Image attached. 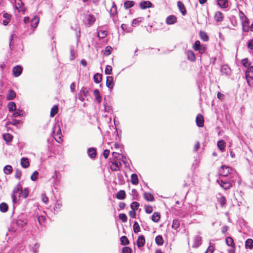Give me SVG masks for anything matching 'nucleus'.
<instances>
[{
    "mask_svg": "<svg viewBox=\"0 0 253 253\" xmlns=\"http://www.w3.org/2000/svg\"><path fill=\"white\" fill-rule=\"evenodd\" d=\"M58 111V107L57 105H54L50 111V116L51 117H53L57 113Z\"/></svg>",
    "mask_w": 253,
    "mask_h": 253,
    "instance_id": "36",
    "label": "nucleus"
},
{
    "mask_svg": "<svg viewBox=\"0 0 253 253\" xmlns=\"http://www.w3.org/2000/svg\"><path fill=\"white\" fill-rule=\"evenodd\" d=\"M107 32L105 30H99L98 32L97 37L100 39H103L107 36Z\"/></svg>",
    "mask_w": 253,
    "mask_h": 253,
    "instance_id": "45",
    "label": "nucleus"
},
{
    "mask_svg": "<svg viewBox=\"0 0 253 253\" xmlns=\"http://www.w3.org/2000/svg\"><path fill=\"white\" fill-rule=\"evenodd\" d=\"M218 202H219L221 207H223L226 204V199L224 197L221 196L218 199Z\"/></svg>",
    "mask_w": 253,
    "mask_h": 253,
    "instance_id": "52",
    "label": "nucleus"
},
{
    "mask_svg": "<svg viewBox=\"0 0 253 253\" xmlns=\"http://www.w3.org/2000/svg\"><path fill=\"white\" fill-rule=\"evenodd\" d=\"M119 218L123 222H126L127 219V216L125 213H120L119 215Z\"/></svg>",
    "mask_w": 253,
    "mask_h": 253,
    "instance_id": "53",
    "label": "nucleus"
},
{
    "mask_svg": "<svg viewBox=\"0 0 253 253\" xmlns=\"http://www.w3.org/2000/svg\"><path fill=\"white\" fill-rule=\"evenodd\" d=\"M176 17L174 15L169 16L166 19V23L168 25L173 24L176 22Z\"/></svg>",
    "mask_w": 253,
    "mask_h": 253,
    "instance_id": "14",
    "label": "nucleus"
},
{
    "mask_svg": "<svg viewBox=\"0 0 253 253\" xmlns=\"http://www.w3.org/2000/svg\"><path fill=\"white\" fill-rule=\"evenodd\" d=\"M133 231L135 233H138L140 230L139 225L137 222H135L134 223L133 226Z\"/></svg>",
    "mask_w": 253,
    "mask_h": 253,
    "instance_id": "51",
    "label": "nucleus"
},
{
    "mask_svg": "<svg viewBox=\"0 0 253 253\" xmlns=\"http://www.w3.org/2000/svg\"><path fill=\"white\" fill-rule=\"evenodd\" d=\"M217 4L221 7L225 8L228 7V0H217Z\"/></svg>",
    "mask_w": 253,
    "mask_h": 253,
    "instance_id": "23",
    "label": "nucleus"
},
{
    "mask_svg": "<svg viewBox=\"0 0 253 253\" xmlns=\"http://www.w3.org/2000/svg\"><path fill=\"white\" fill-rule=\"evenodd\" d=\"M22 189V186L20 183H18L14 189L13 194L12 195V200L14 203H16L17 202V199L16 198V195H19V193L21 192Z\"/></svg>",
    "mask_w": 253,
    "mask_h": 253,
    "instance_id": "5",
    "label": "nucleus"
},
{
    "mask_svg": "<svg viewBox=\"0 0 253 253\" xmlns=\"http://www.w3.org/2000/svg\"><path fill=\"white\" fill-rule=\"evenodd\" d=\"M15 112H14L12 115V116L14 118L20 117L22 116V114H21L22 111L21 110H20L19 109L18 110L16 109V110H15Z\"/></svg>",
    "mask_w": 253,
    "mask_h": 253,
    "instance_id": "56",
    "label": "nucleus"
},
{
    "mask_svg": "<svg viewBox=\"0 0 253 253\" xmlns=\"http://www.w3.org/2000/svg\"><path fill=\"white\" fill-rule=\"evenodd\" d=\"M7 107L10 112H12L16 109V105L13 102H9L7 105Z\"/></svg>",
    "mask_w": 253,
    "mask_h": 253,
    "instance_id": "41",
    "label": "nucleus"
},
{
    "mask_svg": "<svg viewBox=\"0 0 253 253\" xmlns=\"http://www.w3.org/2000/svg\"><path fill=\"white\" fill-rule=\"evenodd\" d=\"M180 225V222L179 220L177 219H174L173 220L172 224V228L174 229H176L178 228H179Z\"/></svg>",
    "mask_w": 253,
    "mask_h": 253,
    "instance_id": "46",
    "label": "nucleus"
},
{
    "mask_svg": "<svg viewBox=\"0 0 253 253\" xmlns=\"http://www.w3.org/2000/svg\"><path fill=\"white\" fill-rule=\"evenodd\" d=\"M95 21V18L92 14L87 15L84 19V22L85 25H91Z\"/></svg>",
    "mask_w": 253,
    "mask_h": 253,
    "instance_id": "6",
    "label": "nucleus"
},
{
    "mask_svg": "<svg viewBox=\"0 0 253 253\" xmlns=\"http://www.w3.org/2000/svg\"><path fill=\"white\" fill-rule=\"evenodd\" d=\"M106 84L107 87H108L110 90L113 88L114 83L113 78L112 76L107 77Z\"/></svg>",
    "mask_w": 253,
    "mask_h": 253,
    "instance_id": "8",
    "label": "nucleus"
},
{
    "mask_svg": "<svg viewBox=\"0 0 253 253\" xmlns=\"http://www.w3.org/2000/svg\"><path fill=\"white\" fill-rule=\"evenodd\" d=\"M214 247L213 246L211 245V243H210V246L207 249L206 252L205 253H212L214 251Z\"/></svg>",
    "mask_w": 253,
    "mask_h": 253,
    "instance_id": "59",
    "label": "nucleus"
},
{
    "mask_svg": "<svg viewBox=\"0 0 253 253\" xmlns=\"http://www.w3.org/2000/svg\"><path fill=\"white\" fill-rule=\"evenodd\" d=\"M200 36L202 40L204 41H208L209 40V37L207 33L203 31H201L200 33Z\"/></svg>",
    "mask_w": 253,
    "mask_h": 253,
    "instance_id": "48",
    "label": "nucleus"
},
{
    "mask_svg": "<svg viewBox=\"0 0 253 253\" xmlns=\"http://www.w3.org/2000/svg\"><path fill=\"white\" fill-rule=\"evenodd\" d=\"M139 207V204L136 202H132L130 205V207L132 210H137Z\"/></svg>",
    "mask_w": 253,
    "mask_h": 253,
    "instance_id": "54",
    "label": "nucleus"
},
{
    "mask_svg": "<svg viewBox=\"0 0 253 253\" xmlns=\"http://www.w3.org/2000/svg\"><path fill=\"white\" fill-rule=\"evenodd\" d=\"M116 198L119 200H123L126 198V193L124 190H121L118 192L116 196Z\"/></svg>",
    "mask_w": 253,
    "mask_h": 253,
    "instance_id": "22",
    "label": "nucleus"
},
{
    "mask_svg": "<svg viewBox=\"0 0 253 253\" xmlns=\"http://www.w3.org/2000/svg\"><path fill=\"white\" fill-rule=\"evenodd\" d=\"M120 241L123 245H127L129 244L127 238L125 236H123L120 238Z\"/></svg>",
    "mask_w": 253,
    "mask_h": 253,
    "instance_id": "49",
    "label": "nucleus"
},
{
    "mask_svg": "<svg viewBox=\"0 0 253 253\" xmlns=\"http://www.w3.org/2000/svg\"><path fill=\"white\" fill-rule=\"evenodd\" d=\"M144 197L145 199L148 201L152 202L154 200L153 195L150 193L145 192L144 193Z\"/></svg>",
    "mask_w": 253,
    "mask_h": 253,
    "instance_id": "26",
    "label": "nucleus"
},
{
    "mask_svg": "<svg viewBox=\"0 0 253 253\" xmlns=\"http://www.w3.org/2000/svg\"><path fill=\"white\" fill-rule=\"evenodd\" d=\"M131 249L129 247H125L123 248L122 253H131Z\"/></svg>",
    "mask_w": 253,
    "mask_h": 253,
    "instance_id": "63",
    "label": "nucleus"
},
{
    "mask_svg": "<svg viewBox=\"0 0 253 253\" xmlns=\"http://www.w3.org/2000/svg\"><path fill=\"white\" fill-rule=\"evenodd\" d=\"M247 74L253 76V66H249V68L246 72V75Z\"/></svg>",
    "mask_w": 253,
    "mask_h": 253,
    "instance_id": "64",
    "label": "nucleus"
},
{
    "mask_svg": "<svg viewBox=\"0 0 253 253\" xmlns=\"http://www.w3.org/2000/svg\"><path fill=\"white\" fill-rule=\"evenodd\" d=\"M112 50V48L111 46H106L105 48V52L104 54L107 56L110 55L111 53Z\"/></svg>",
    "mask_w": 253,
    "mask_h": 253,
    "instance_id": "62",
    "label": "nucleus"
},
{
    "mask_svg": "<svg viewBox=\"0 0 253 253\" xmlns=\"http://www.w3.org/2000/svg\"><path fill=\"white\" fill-rule=\"evenodd\" d=\"M40 245L38 244H35L34 246L32 249V251L33 253H38L39 252V248Z\"/></svg>",
    "mask_w": 253,
    "mask_h": 253,
    "instance_id": "60",
    "label": "nucleus"
},
{
    "mask_svg": "<svg viewBox=\"0 0 253 253\" xmlns=\"http://www.w3.org/2000/svg\"><path fill=\"white\" fill-rule=\"evenodd\" d=\"M81 95L79 97L80 100H83L84 97H85L88 93V90L86 87H83L81 90Z\"/></svg>",
    "mask_w": 253,
    "mask_h": 253,
    "instance_id": "30",
    "label": "nucleus"
},
{
    "mask_svg": "<svg viewBox=\"0 0 253 253\" xmlns=\"http://www.w3.org/2000/svg\"><path fill=\"white\" fill-rule=\"evenodd\" d=\"M214 19L217 22H221L223 19V14L220 11H217L214 15Z\"/></svg>",
    "mask_w": 253,
    "mask_h": 253,
    "instance_id": "19",
    "label": "nucleus"
},
{
    "mask_svg": "<svg viewBox=\"0 0 253 253\" xmlns=\"http://www.w3.org/2000/svg\"><path fill=\"white\" fill-rule=\"evenodd\" d=\"M242 63L243 65L245 67H247L250 66V63H249L248 59L247 58H245L242 60Z\"/></svg>",
    "mask_w": 253,
    "mask_h": 253,
    "instance_id": "61",
    "label": "nucleus"
},
{
    "mask_svg": "<svg viewBox=\"0 0 253 253\" xmlns=\"http://www.w3.org/2000/svg\"><path fill=\"white\" fill-rule=\"evenodd\" d=\"M134 5V2L131 0H127L124 3V7L126 9L132 7Z\"/></svg>",
    "mask_w": 253,
    "mask_h": 253,
    "instance_id": "39",
    "label": "nucleus"
},
{
    "mask_svg": "<svg viewBox=\"0 0 253 253\" xmlns=\"http://www.w3.org/2000/svg\"><path fill=\"white\" fill-rule=\"evenodd\" d=\"M13 170L12 167L10 165H6L3 168V172L6 174H10Z\"/></svg>",
    "mask_w": 253,
    "mask_h": 253,
    "instance_id": "32",
    "label": "nucleus"
},
{
    "mask_svg": "<svg viewBox=\"0 0 253 253\" xmlns=\"http://www.w3.org/2000/svg\"><path fill=\"white\" fill-rule=\"evenodd\" d=\"M93 79L95 83H99L102 80V75L100 74L96 73L94 75Z\"/></svg>",
    "mask_w": 253,
    "mask_h": 253,
    "instance_id": "42",
    "label": "nucleus"
},
{
    "mask_svg": "<svg viewBox=\"0 0 253 253\" xmlns=\"http://www.w3.org/2000/svg\"><path fill=\"white\" fill-rule=\"evenodd\" d=\"M62 207V203L60 200H58L57 201L54 207V211L58 212L60 211L61 208Z\"/></svg>",
    "mask_w": 253,
    "mask_h": 253,
    "instance_id": "24",
    "label": "nucleus"
},
{
    "mask_svg": "<svg viewBox=\"0 0 253 253\" xmlns=\"http://www.w3.org/2000/svg\"><path fill=\"white\" fill-rule=\"evenodd\" d=\"M177 6L183 15H185L186 13V10L185 9L184 4L180 1L177 2Z\"/></svg>",
    "mask_w": 253,
    "mask_h": 253,
    "instance_id": "15",
    "label": "nucleus"
},
{
    "mask_svg": "<svg viewBox=\"0 0 253 253\" xmlns=\"http://www.w3.org/2000/svg\"><path fill=\"white\" fill-rule=\"evenodd\" d=\"M145 243V237L143 235H140L138 236L136 241V244L138 248H140L144 246Z\"/></svg>",
    "mask_w": 253,
    "mask_h": 253,
    "instance_id": "10",
    "label": "nucleus"
},
{
    "mask_svg": "<svg viewBox=\"0 0 253 253\" xmlns=\"http://www.w3.org/2000/svg\"><path fill=\"white\" fill-rule=\"evenodd\" d=\"M143 20V18L142 17H138L133 19L132 22V26L133 27H135L139 25L140 23H141Z\"/></svg>",
    "mask_w": 253,
    "mask_h": 253,
    "instance_id": "37",
    "label": "nucleus"
},
{
    "mask_svg": "<svg viewBox=\"0 0 253 253\" xmlns=\"http://www.w3.org/2000/svg\"><path fill=\"white\" fill-rule=\"evenodd\" d=\"M160 217V214L158 212H155L152 216V220L155 222H158Z\"/></svg>",
    "mask_w": 253,
    "mask_h": 253,
    "instance_id": "31",
    "label": "nucleus"
},
{
    "mask_svg": "<svg viewBox=\"0 0 253 253\" xmlns=\"http://www.w3.org/2000/svg\"><path fill=\"white\" fill-rule=\"evenodd\" d=\"M112 68L110 65H107L105 70V73L106 75H111L112 74Z\"/></svg>",
    "mask_w": 253,
    "mask_h": 253,
    "instance_id": "55",
    "label": "nucleus"
},
{
    "mask_svg": "<svg viewBox=\"0 0 253 253\" xmlns=\"http://www.w3.org/2000/svg\"><path fill=\"white\" fill-rule=\"evenodd\" d=\"M21 165L23 168H27L29 166V160L27 158H22L21 159Z\"/></svg>",
    "mask_w": 253,
    "mask_h": 253,
    "instance_id": "20",
    "label": "nucleus"
},
{
    "mask_svg": "<svg viewBox=\"0 0 253 253\" xmlns=\"http://www.w3.org/2000/svg\"><path fill=\"white\" fill-rule=\"evenodd\" d=\"M15 223L17 227L16 230H22L27 225V219L23 215L19 216Z\"/></svg>",
    "mask_w": 253,
    "mask_h": 253,
    "instance_id": "2",
    "label": "nucleus"
},
{
    "mask_svg": "<svg viewBox=\"0 0 253 253\" xmlns=\"http://www.w3.org/2000/svg\"><path fill=\"white\" fill-rule=\"evenodd\" d=\"M245 247L246 249H252L253 247V240L252 239H247L245 242Z\"/></svg>",
    "mask_w": 253,
    "mask_h": 253,
    "instance_id": "34",
    "label": "nucleus"
},
{
    "mask_svg": "<svg viewBox=\"0 0 253 253\" xmlns=\"http://www.w3.org/2000/svg\"><path fill=\"white\" fill-rule=\"evenodd\" d=\"M110 13L111 16H114L117 14V6L114 1L112 2V6L110 9Z\"/></svg>",
    "mask_w": 253,
    "mask_h": 253,
    "instance_id": "29",
    "label": "nucleus"
},
{
    "mask_svg": "<svg viewBox=\"0 0 253 253\" xmlns=\"http://www.w3.org/2000/svg\"><path fill=\"white\" fill-rule=\"evenodd\" d=\"M55 131H56V135L57 136V138L54 137V139L58 143H61L62 141L61 139L62 134L60 126L59 124H57V125L53 127V132L55 133Z\"/></svg>",
    "mask_w": 253,
    "mask_h": 253,
    "instance_id": "3",
    "label": "nucleus"
},
{
    "mask_svg": "<svg viewBox=\"0 0 253 253\" xmlns=\"http://www.w3.org/2000/svg\"><path fill=\"white\" fill-rule=\"evenodd\" d=\"M131 182L133 185H136L138 183V179L136 174L133 173L131 175Z\"/></svg>",
    "mask_w": 253,
    "mask_h": 253,
    "instance_id": "33",
    "label": "nucleus"
},
{
    "mask_svg": "<svg viewBox=\"0 0 253 253\" xmlns=\"http://www.w3.org/2000/svg\"><path fill=\"white\" fill-rule=\"evenodd\" d=\"M245 76L248 85L251 87L253 86V75L252 76L250 74H247Z\"/></svg>",
    "mask_w": 253,
    "mask_h": 253,
    "instance_id": "25",
    "label": "nucleus"
},
{
    "mask_svg": "<svg viewBox=\"0 0 253 253\" xmlns=\"http://www.w3.org/2000/svg\"><path fill=\"white\" fill-rule=\"evenodd\" d=\"M226 243L230 247H233L235 246L233 239L230 237H228L226 238Z\"/></svg>",
    "mask_w": 253,
    "mask_h": 253,
    "instance_id": "44",
    "label": "nucleus"
},
{
    "mask_svg": "<svg viewBox=\"0 0 253 253\" xmlns=\"http://www.w3.org/2000/svg\"><path fill=\"white\" fill-rule=\"evenodd\" d=\"M87 154L91 158H94L96 156V150L94 148H90L87 150Z\"/></svg>",
    "mask_w": 253,
    "mask_h": 253,
    "instance_id": "21",
    "label": "nucleus"
},
{
    "mask_svg": "<svg viewBox=\"0 0 253 253\" xmlns=\"http://www.w3.org/2000/svg\"><path fill=\"white\" fill-rule=\"evenodd\" d=\"M220 72L222 75L229 76L231 73V70L227 65H223L220 69Z\"/></svg>",
    "mask_w": 253,
    "mask_h": 253,
    "instance_id": "9",
    "label": "nucleus"
},
{
    "mask_svg": "<svg viewBox=\"0 0 253 253\" xmlns=\"http://www.w3.org/2000/svg\"><path fill=\"white\" fill-rule=\"evenodd\" d=\"M28 195L29 191L27 188H25L24 190L22 189L21 192L19 193V197L25 199L28 196Z\"/></svg>",
    "mask_w": 253,
    "mask_h": 253,
    "instance_id": "28",
    "label": "nucleus"
},
{
    "mask_svg": "<svg viewBox=\"0 0 253 253\" xmlns=\"http://www.w3.org/2000/svg\"><path fill=\"white\" fill-rule=\"evenodd\" d=\"M193 242L194 243L192 247L195 248L199 247L202 243V237L199 235L195 236L194 237Z\"/></svg>",
    "mask_w": 253,
    "mask_h": 253,
    "instance_id": "7",
    "label": "nucleus"
},
{
    "mask_svg": "<svg viewBox=\"0 0 253 253\" xmlns=\"http://www.w3.org/2000/svg\"><path fill=\"white\" fill-rule=\"evenodd\" d=\"M21 123L22 121L20 120H17L16 119H13L9 123V124L13 126H17L18 124H20Z\"/></svg>",
    "mask_w": 253,
    "mask_h": 253,
    "instance_id": "57",
    "label": "nucleus"
},
{
    "mask_svg": "<svg viewBox=\"0 0 253 253\" xmlns=\"http://www.w3.org/2000/svg\"><path fill=\"white\" fill-rule=\"evenodd\" d=\"M3 138L6 142H9L12 140L13 136L9 133H6L3 135Z\"/></svg>",
    "mask_w": 253,
    "mask_h": 253,
    "instance_id": "40",
    "label": "nucleus"
},
{
    "mask_svg": "<svg viewBox=\"0 0 253 253\" xmlns=\"http://www.w3.org/2000/svg\"><path fill=\"white\" fill-rule=\"evenodd\" d=\"M16 96V93L15 92L10 89L8 91V94L7 95V99L8 100H12Z\"/></svg>",
    "mask_w": 253,
    "mask_h": 253,
    "instance_id": "43",
    "label": "nucleus"
},
{
    "mask_svg": "<svg viewBox=\"0 0 253 253\" xmlns=\"http://www.w3.org/2000/svg\"><path fill=\"white\" fill-rule=\"evenodd\" d=\"M39 22V18L35 15L31 21V26L33 28H36L38 26Z\"/></svg>",
    "mask_w": 253,
    "mask_h": 253,
    "instance_id": "16",
    "label": "nucleus"
},
{
    "mask_svg": "<svg viewBox=\"0 0 253 253\" xmlns=\"http://www.w3.org/2000/svg\"><path fill=\"white\" fill-rule=\"evenodd\" d=\"M232 170V168L224 165L221 166L219 169V173L222 176V178L226 177L228 174L231 172Z\"/></svg>",
    "mask_w": 253,
    "mask_h": 253,
    "instance_id": "4",
    "label": "nucleus"
},
{
    "mask_svg": "<svg viewBox=\"0 0 253 253\" xmlns=\"http://www.w3.org/2000/svg\"><path fill=\"white\" fill-rule=\"evenodd\" d=\"M156 243L159 246H162L164 244V240L162 236L158 235L155 238Z\"/></svg>",
    "mask_w": 253,
    "mask_h": 253,
    "instance_id": "38",
    "label": "nucleus"
},
{
    "mask_svg": "<svg viewBox=\"0 0 253 253\" xmlns=\"http://www.w3.org/2000/svg\"><path fill=\"white\" fill-rule=\"evenodd\" d=\"M201 47V43L199 41H196L193 45V48L196 51L200 50V48Z\"/></svg>",
    "mask_w": 253,
    "mask_h": 253,
    "instance_id": "50",
    "label": "nucleus"
},
{
    "mask_svg": "<svg viewBox=\"0 0 253 253\" xmlns=\"http://www.w3.org/2000/svg\"><path fill=\"white\" fill-rule=\"evenodd\" d=\"M22 72V68L20 66H16L13 69V74L15 77L19 76L21 74Z\"/></svg>",
    "mask_w": 253,
    "mask_h": 253,
    "instance_id": "13",
    "label": "nucleus"
},
{
    "mask_svg": "<svg viewBox=\"0 0 253 253\" xmlns=\"http://www.w3.org/2000/svg\"><path fill=\"white\" fill-rule=\"evenodd\" d=\"M187 58L189 60L194 61L195 60V55L192 50H188L187 52Z\"/></svg>",
    "mask_w": 253,
    "mask_h": 253,
    "instance_id": "27",
    "label": "nucleus"
},
{
    "mask_svg": "<svg viewBox=\"0 0 253 253\" xmlns=\"http://www.w3.org/2000/svg\"><path fill=\"white\" fill-rule=\"evenodd\" d=\"M103 105L104 107V111L106 112L109 113L112 110V106L110 103L104 102L103 103Z\"/></svg>",
    "mask_w": 253,
    "mask_h": 253,
    "instance_id": "35",
    "label": "nucleus"
},
{
    "mask_svg": "<svg viewBox=\"0 0 253 253\" xmlns=\"http://www.w3.org/2000/svg\"><path fill=\"white\" fill-rule=\"evenodd\" d=\"M8 210V206L5 203H2L0 204V211L1 212H5Z\"/></svg>",
    "mask_w": 253,
    "mask_h": 253,
    "instance_id": "47",
    "label": "nucleus"
},
{
    "mask_svg": "<svg viewBox=\"0 0 253 253\" xmlns=\"http://www.w3.org/2000/svg\"><path fill=\"white\" fill-rule=\"evenodd\" d=\"M93 95L95 97V100L98 103H100L102 100V97L100 94L99 91L97 89H95L93 91Z\"/></svg>",
    "mask_w": 253,
    "mask_h": 253,
    "instance_id": "17",
    "label": "nucleus"
},
{
    "mask_svg": "<svg viewBox=\"0 0 253 253\" xmlns=\"http://www.w3.org/2000/svg\"><path fill=\"white\" fill-rule=\"evenodd\" d=\"M152 3L149 1H142L139 3V6L142 9L151 7Z\"/></svg>",
    "mask_w": 253,
    "mask_h": 253,
    "instance_id": "11",
    "label": "nucleus"
},
{
    "mask_svg": "<svg viewBox=\"0 0 253 253\" xmlns=\"http://www.w3.org/2000/svg\"><path fill=\"white\" fill-rule=\"evenodd\" d=\"M196 124L198 126L202 127L204 126V118L201 114H198L196 119Z\"/></svg>",
    "mask_w": 253,
    "mask_h": 253,
    "instance_id": "12",
    "label": "nucleus"
},
{
    "mask_svg": "<svg viewBox=\"0 0 253 253\" xmlns=\"http://www.w3.org/2000/svg\"><path fill=\"white\" fill-rule=\"evenodd\" d=\"M39 175V172L37 171H35L31 176V179L32 181H36Z\"/></svg>",
    "mask_w": 253,
    "mask_h": 253,
    "instance_id": "58",
    "label": "nucleus"
},
{
    "mask_svg": "<svg viewBox=\"0 0 253 253\" xmlns=\"http://www.w3.org/2000/svg\"><path fill=\"white\" fill-rule=\"evenodd\" d=\"M218 148L221 151L223 152L226 147V142L223 140H219L217 143Z\"/></svg>",
    "mask_w": 253,
    "mask_h": 253,
    "instance_id": "18",
    "label": "nucleus"
},
{
    "mask_svg": "<svg viewBox=\"0 0 253 253\" xmlns=\"http://www.w3.org/2000/svg\"><path fill=\"white\" fill-rule=\"evenodd\" d=\"M217 182L224 189L227 190L229 189L232 184V180H228L226 177L220 178L217 180Z\"/></svg>",
    "mask_w": 253,
    "mask_h": 253,
    "instance_id": "1",
    "label": "nucleus"
}]
</instances>
